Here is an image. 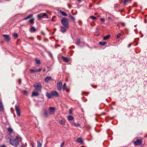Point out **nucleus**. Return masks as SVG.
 <instances>
[{
    "label": "nucleus",
    "instance_id": "nucleus-12",
    "mask_svg": "<svg viewBox=\"0 0 147 147\" xmlns=\"http://www.w3.org/2000/svg\"><path fill=\"white\" fill-rule=\"evenodd\" d=\"M59 123L61 125H64L65 124V119H63L59 121Z\"/></svg>",
    "mask_w": 147,
    "mask_h": 147
},
{
    "label": "nucleus",
    "instance_id": "nucleus-36",
    "mask_svg": "<svg viewBox=\"0 0 147 147\" xmlns=\"http://www.w3.org/2000/svg\"><path fill=\"white\" fill-rule=\"evenodd\" d=\"M36 63L37 64H39L40 63V61L39 60H38L36 59Z\"/></svg>",
    "mask_w": 147,
    "mask_h": 147
},
{
    "label": "nucleus",
    "instance_id": "nucleus-46",
    "mask_svg": "<svg viewBox=\"0 0 147 147\" xmlns=\"http://www.w3.org/2000/svg\"><path fill=\"white\" fill-rule=\"evenodd\" d=\"M18 82L20 83L21 82V80L20 79H19L18 80Z\"/></svg>",
    "mask_w": 147,
    "mask_h": 147
},
{
    "label": "nucleus",
    "instance_id": "nucleus-23",
    "mask_svg": "<svg viewBox=\"0 0 147 147\" xmlns=\"http://www.w3.org/2000/svg\"><path fill=\"white\" fill-rule=\"evenodd\" d=\"M106 42H99V44L101 46H104L106 44H107Z\"/></svg>",
    "mask_w": 147,
    "mask_h": 147
},
{
    "label": "nucleus",
    "instance_id": "nucleus-13",
    "mask_svg": "<svg viewBox=\"0 0 147 147\" xmlns=\"http://www.w3.org/2000/svg\"><path fill=\"white\" fill-rule=\"evenodd\" d=\"M60 28H61V31L63 33V32H66V29H67V28H65V27H63V26H61Z\"/></svg>",
    "mask_w": 147,
    "mask_h": 147
},
{
    "label": "nucleus",
    "instance_id": "nucleus-1",
    "mask_svg": "<svg viewBox=\"0 0 147 147\" xmlns=\"http://www.w3.org/2000/svg\"><path fill=\"white\" fill-rule=\"evenodd\" d=\"M22 138L20 136H18L15 139H10L9 143L10 144L14 146H17L19 144V142L22 141Z\"/></svg>",
    "mask_w": 147,
    "mask_h": 147
},
{
    "label": "nucleus",
    "instance_id": "nucleus-14",
    "mask_svg": "<svg viewBox=\"0 0 147 147\" xmlns=\"http://www.w3.org/2000/svg\"><path fill=\"white\" fill-rule=\"evenodd\" d=\"M52 79L51 77L50 76H48L46 77L45 79V81L46 82H48L49 81L51 80Z\"/></svg>",
    "mask_w": 147,
    "mask_h": 147
},
{
    "label": "nucleus",
    "instance_id": "nucleus-15",
    "mask_svg": "<svg viewBox=\"0 0 147 147\" xmlns=\"http://www.w3.org/2000/svg\"><path fill=\"white\" fill-rule=\"evenodd\" d=\"M49 110L50 113H53L55 111V108L54 107H50Z\"/></svg>",
    "mask_w": 147,
    "mask_h": 147
},
{
    "label": "nucleus",
    "instance_id": "nucleus-35",
    "mask_svg": "<svg viewBox=\"0 0 147 147\" xmlns=\"http://www.w3.org/2000/svg\"><path fill=\"white\" fill-rule=\"evenodd\" d=\"M80 42V40L79 39L77 40L76 43L77 45H79Z\"/></svg>",
    "mask_w": 147,
    "mask_h": 147
},
{
    "label": "nucleus",
    "instance_id": "nucleus-22",
    "mask_svg": "<svg viewBox=\"0 0 147 147\" xmlns=\"http://www.w3.org/2000/svg\"><path fill=\"white\" fill-rule=\"evenodd\" d=\"M62 88L63 90H65L67 89V87L66 84L65 83L64 84L63 86L62 87Z\"/></svg>",
    "mask_w": 147,
    "mask_h": 147
},
{
    "label": "nucleus",
    "instance_id": "nucleus-26",
    "mask_svg": "<svg viewBox=\"0 0 147 147\" xmlns=\"http://www.w3.org/2000/svg\"><path fill=\"white\" fill-rule=\"evenodd\" d=\"M36 30V29L34 27L32 26L31 28L30 31L31 32H34Z\"/></svg>",
    "mask_w": 147,
    "mask_h": 147
},
{
    "label": "nucleus",
    "instance_id": "nucleus-27",
    "mask_svg": "<svg viewBox=\"0 0 147 147\" xmlns=\"http://www.w3.org/2000/svg\"><path fill=\"white\" fill-rule=\"evenodd\" d=\"M3 109V107L2 103L0 101V111L2 110Z\"/></svg>",
    "mask_w": 147,
    "mask_h": 147
},
{
    "label": "nucleus",
    "instance_id": "nucleus-28",
    "mask_svg": "<svg viewBox=\"0 0 147 147\" xmlns=\"http://www.w3.org/2000/svg\"><path fill=\"white\" fill-rule=\"evenodd\" d=\"M30 72L31 73H34L35 72H37V70H34L33 69H30Z\"/></svg>",
    "mask_w": 147,
    "mask_h": 147
},
{
    "label": "nucleus",
    "instance_id": "nucleus-38",
    "mask_svg": "<svg viewBox=\"0 0 147 147\" xmlns=\"http://www.w3.org/2000/svg\"><path fill=\"white\" fill-rule=\"evenodd\" d=\"M64 144H65V143H64V142H63L61 144V146H60V147H63V146L64 145Z\"/></svg>",
    "mask_w": 147,
    "mask_h": 147
},
{
    "label": "nucleus",
    "instance_id": "nucleus-33",
    "mask_svg": "<svg viewBox=\"0 0 147 147\" xmlns=\"http://www.w3.org/2000/svg\"><path fill=\"white\" fill-rule=\"evenodd\" d=\"M8 131L10 133H11L13 131V130L12 129L11 127H9L7 129Z\"/></svg>",
    "mask_w": 147,
    "mask_h": 147
},
{
    "label": "nucleus",
    "instance_id": "nucleus-43",
    "mask_svg": "<svg viewBox=\"0 0 147 147\" xmlns=\"http://www.w3.org/2000/svg\"><path fill=\"white\" fill-rule=\"evenodd\" d=\"M41 70V69H40L38 70H37V72L40 71Z\"/></svg>",
    "mask_w": 147,
    "mask_h": 147
},
{
    "label": "nucleus",
    "instance_id": "nucleus-29",
    "mask_svg": "<svg viewBox=\"0 0 147 147\" xmlns=\"http://www.w3.org/2000/svg\"><path fill=\"white\" fill-rule=\"evenodd\" d=\"M44 115L46 117H48V114L46 110L44 111Z\"/></svg>",
    "mask_w": 147,
    "mask_h": 147
},
{
    "label": "nucleus",
    "instance_id": "nucleus-21",
    "mask_svg": "<svg viewBox=\"0 0 147 147\" xmlns=\"http://www.w3.org/2000/svg\"><path fill=\"white\" fill-rule=\"evenodd\" d=\"M110 37L109 35H107L103 37V39L105 40H108Z\"/></svg>",
    "mask_w": 147,
    "mask_h": 147
},
{
    "label": "nucleus",
    "instance_id": "nucleus-5",
    "mask_svg": "<svg viewBox=\"0 0 147 147\" xmlns=\"http://www.w3.org/2000/svg\"><path fill=\"white\" fill-rule=\"evenodd\" d=\"M142 140L141 139H137L134 142V144L135 146L140 145L142 143Z\"/></svg>",
    "mask_w": 147,
    "mask_h": 147
},
{
    "label": "nucleus",
    "instance_id": "nucleus-3",
    "mask_svg": "<svg viewBox=\"0 0 147 147\" xmlns=\"http://www.w3.org/2000/svg\"><path fill=\"white\" fill-rule=\"evenodd\" d=\"M33 86L34 87L35 89L39 92L41 91L42 88V86L41 84L39 83H37L33 85Z\"/></svg>",
    "mask_w": 147,
    "mask_h": 147
},
{
    "label": "nucleus",
    "instance_id": "nucleus-48",
    "mask_svg": "<svg viewBox=\"0 0 147 147\" xmlns=\"http://www.w3.org/2000/svg\"><path fill=\"white\" fill-rule=\"evenodd\" d=\"M30 38L33 39H34V38L32 37H30Z\"/></svg>",
    "mask_w": 147,
    "mask_h": 147
},
{
    "label": "nucleus",
    "instance_id": "nucleus-25",
    "mask_svg": "<svg viewBox=\"0 0 147 147\" xmlns=\"http://www.w3.org/2000/svg\"><path fill=\"white\" fill-rule=\"evenodd\" d=\"M37 147H41L42 146V144L40 143L39 141L38 140L37 141Z\"/></svg>",
    "mask_w": 147,
    "mask_h": 147
},
{
    "label": "nucleus",
    "instance_id": "nucleus-24",
    "mask_svg": "<svg viewBox=\"0 0 147 147\" xmlns=\"http://www.w3.org/2000/svg\"><path fill=\"white\" fill-rule=\"evenodd\" d=\"M67 119L68 120H72L73 119V117L72 116L69 115Z\"/></svg>",
    "mask_w": 147,
    "mask_h": 147
},
{
    "label": "nucleus",
    "instance_id": "nucleus-40",
    "mask_svg": "<svg viewBox=\"0 0 147 147\" xmlns=\"http://www.w3.org/2000/svg\"><path fill=\"white\" fill-rule=\"evenodd\" d=\"M100 20L101 21L104 22L105 21V19L104 18H102L100 19Z\"/></svg>",
    "mask_w": 147,
    "mask_h": 147
},
{
    "label": "nucleus",
    "instance_id": "nucleus-50",
    "mask_svg": "<svg viewBox=\"0 0 147 147\" xmlns=\"http://www.w3.org/2000/svg\"><path fill=\"white\" fill-rule=\"evenodd\" d=\"M49 54H50V55H51V56H52V55L50 52H49Z\"/></svg>",
    "mask_w": 147,
    "mask_h": 147
},
{
    "label": "nucleus",
    "instance_id": "nucleus-20",
    "mask_svg": "<svg viewBox=\"0 0 147 147\" xmlns=\"http://www.w3.org/2000/svg\"><path fill=\"white\" fill-rule=\"evenodd\" d=\"M72 125L76 127H78L80 126V125L79 123H76L75 122L73 123L72 124Z\"/></svg>",
    "mask_w": 147,
    "mask_h": 147
},
{
    "label": "nucleus",
    "instance_id": "nucleus-52",
    "mask_svg": "<svg viewBox=\"0 0 147 147\" xmlns=\"http://www.w3.org/2000/svg\"><path fill=\"white\" fill-rule=\"evenodd\" d=\"M45 71V69L43 70V71Z\"/></svg>",
    "mask_w": 147,
    "mask_h": 147
},
{
    "label": "nucleus",
    "instance_id": "nucleus-47",
    "mask_svg": "<svg viewBox=\"0 0 147 147\" xmlns=\"http://www.w3.org/2000/svg\"><path fill=\"white\" fill-rule=\"evenodd\" d=\"M131 45V44H130L128 45V47H129Z\"/></svg>",
    "mask_w": 147,
    "mask_h": 147
},
{
    "label": "nucleus",
    "instance_id": "nucleus-34",
    "mask_svg": "<svg viewBox=\"0 0 147 147\" xmlns=\"http://www.w3.org/2000/svg\"><path fill=\"white\" fill-rule=\"evenodd\" d=\"M13 37H15V38H16L18 36V35L17 33H15L13 35Z\"/></svg>",
    "mask_w": 147,
    "mask_h": 147
},
{
    "label": "nucleus",
    "instance_id": "nucleus-10",
    "mask_svg": "<svg viewBox=\"0 0 147 147\" xmlns=\"http://www.w3.org/2000/svg\"><path fill=\"white\" fill-rule=\"evenodd\" d=\"M76 142L78 143H80L81 144H82L84 143V142L82 140V139L80 138H79L76 139Z\"/></svg>",
    "mask_w": 147,
    "mask_h": 147
},
{
    "label": "nucleus",
    "instance_id": "nucleus-45",
    "mask_svg": "<svg viewBox=\"0 0 147 147\" xmlns=\"http://www.w3.org/2000/svg\"><path fill=\"white\" fill-rule=\"evenodd\" d=\"M121 25H122L123 26H124L125 25V24L124 23H121Z\"/></svg>",
    "mask_w": 147,
    "mask_h": 147
},
{
    "label": "nucleus",
    "instance_id": "nucleus-6",
    "mask_svg": "<svg viewBox=\"0 0 147 147\" xmlns=\"http://www.w3.org/2000/svg\"><path fill=\"white\" fill-rule=\"evenodd\" d=\"M15 108L17 115L19 117L20 116L21 114L19 107L18 106H16Z\"/></svg>",
    "mask_w": 147,
    "mask_h": 147
},
{
    "label": "nucleus",
    "instance_id": "nucleus-19",
    "mask_svg": "<svg viewBox=\"0 0 147 147\" xmlns=\"http://www.w3.org/2000/svg\"><path fill=\"white\" fill-rule=\"evenodd\" d=\"M46 96L49 99L51 98H52V96L51 93L50 94L48 92H47L46 93Z\"/></svg>",
    "mask_w": 147,
    "mask_h": 147
},
{
    "label": "nucleus",
    "instance_id": "nucleus-42",
    "mask_svg": "<svg viewBox=\"0 0 147 147\" xmlns=\"http://www.w3.org/2000/svg\"><path fill=\"white\" fill-rule=\"evenodd\" d=\"M0 147H7V146H5L4 145H1Z\"/></svg>",
    "mask_w": 147,
    "mask_h": 147
},
{
    "label": "nucleus",
    "instance_id": "nucleus-2",
    "mask_svg": "<svg viewBox=\"0 0 147 147\" xmlns=\"http://www.w3.org/2000/svg\"><path fill=\"white\" fill-rule=\"evenodd\" d=\"M61 22L63 25L66 28H68L69 27L68 20L65 18H63L61 20Z\"/></svg>",
    "mask_w": 147,
    "mask_h": 147
},
{
    "label": "nucleus",
    "instance_id": "nucleus-11",
    "mask_svg": "<svg viewBox=\"0 0 147 147\" xmlns=\"http://www.w3.org/2000/svg\"><path fill=\"white\" fill-rule=\"evenodd\" d=\"M3 36L5 38L6 40L7 41L9 42L10 40V38L9 35H7L3 34Z\"/></svg>",
    "mask_w": 147,
    "mask_h": 147
},
{
    "label": "nucleus",
    "instance_id": "nucleus-17",
    "mask_svg": "<svg viewBox=\"0 0 147 147\" xmlns=\"http://www.w3.org/2000/svg\"><path fill=\"white\" fill-rule=\"evenodd\" d=\"M33 16V15L31 14L27 16V17L23 19L24 20H26L28 19L31 18Z\"/></svg>",
    "mask_w": 147,
    "mask_h": 147
},
{
    "label": "nucleus",
    "instance_id": "nucleus-16",
    "mask_svg": "<svg viewBox=\"0 0 147 147\" xmlns=\"http://www.w3.org/2000/svg\"><path fill=\"white\" fill-rule=\"evenodd\" d=\"M61 58L65 62H68L69 61V60L68 59L65 57L62 56Z\"/></svg>",
    "mask_w": 147,
    "mask_h": 147
},
{
    "label": "nucleus",
    "instance_id": "nucleus-32",
    "mask_svg": "<svg viewBox=\"0 0 147 147\" xmlns=\"http://www.w3.org/2000/svg\"><path fill=\"white\" fill-rule=\"evenodd\" d=\"M69 17L72 20L74 21L75 20V18H74V17H73V16H71V15H69Z\"/></svg>",
    "mask_w": 147,
    "mask_h": 147
},
{
    "label": "nucleus",
    "instance_id": "nucleus-4",
    "mask_svg": "<svg viewBox=\"0 0 147 147\" xmlns=\"http://www.w3.org/2000/svg\"><path fill=\"white\" fill-rule=\"evenodd\" d=\"M44 16H45L47 18H48L47 14L46 13H41L37 15V17L39 19H41Z\"/></svg>",
    "mask_w": 147,
    "mask_h": 147
},
{
    "label": "nucleus",
    "instance_id": "nucleus-37",
    "mask_svg": "<svg viewBox=\"0 0 147 147\" xmlns=\"http://www.w3.org/2000/svg\"><path fill=\"white\" fill-rule=\"evenodd\" d=\"M121 34L120 33H119L117 36V38H119Z\"/></svg>",
    "mask_w": 147,
    "mask_h": 147
},
{
    "label": "nucleus",
    "instance_id": "nucleus-8",
    "mask_svg": "<svg viewBox=\"0 0 147 147\" xmlns=\"http://www.w3.org/2000/svg\"><path fill=\"white\" fill-rule=\"evenodd\" d=\"M51 94L52 96L57 97L59 96L58 92L55 91H52L51 92Z\"/></svg>",
    "mask_w": 147,
    "mask_h": 147
},
{
    "label": "nucleus",
    "instance_id": "nucleus-7",
    "mask_svg": "<svg viewBox=\"0 0 147 147\" xmlns=\"http://www.w3.org/2000/svg\"><path fill=\"white\" fill-rule=\"evenodd\" d=\"M57 87L59 90H61L62 88V83L61 82H59L57 83Z\"/></svg>",
    "mask_w": 147,
    "mask_h": 147
},
{
    "label": "nucleus",
    "instance_id": "nucleus-39",
    "mask_svg": "<svg viewBox=\"0 0 147 147\" xmlns=\"http://www.w3.org/2000/svg\"><path fill=\"white\" fill-rule=\"evenodd\" d=\"M23 93L25 94H27V91L26 90L23 91Z\"/></svg>",
    "mask_w": 147,
    "mask_h": 147
},
{
    "label": "nucleus",
    "instance_id": "nucleus-18",
    "mask_svg": "<svg viewBox=\"0 0 147 147\" xmlns=\"http://www.w3.org/2000/svg\"><path fill=\"white\" fill-rule=\"evenodd\" d=\"M59 12L60 13H61L63 16H66L67 15V14L65 13L62 11L61 10H59Z\"/></svg>",
    "mask_w": 147,
    "mask_h": 147
},
{
    "label": "nucleus",
    "instance_id": "nucleus-31",
    "mask_svg": "<svg viewBox=\"0 0 147 147\" xmlns=\"http://www.w3.org/2000/svg\"><path fill=\"white\" fill-rule=\"evenodd\" d=\"M89 18L93 20H96V18L94 16H90Z\"/></svg>",
    "mask_w": 147,
    "mask_h": 147
},
{
    "label": "nucleus",
    "instance_id": "nucleus-41",
    "mask_svg": "<svg viewBox=\"0 0 147 147\" xmlns=\"http://www.w3.org/2000/svg\"><path fill=\"white\" fill-rule=\"evenodd\" d=\"M128 1V0H124L123 1V3L125 4Z\"/></svg>",
    "mask_w": 147,
    "mask_h": 147
},
{
    "label": "nucleus",
    "instance_id": "nucleus-49",
    "mask_svg": "<svg viewBox=\"0 0 147 147\" xmlns=\"http://www.w3.org/2000/svg\"><path fill=\"white\" fill-rule=\"evenodd\" d=\"M78 1L79 2H81V0H78Z\"/></svg>",
    "mask_w": 147,
    "mask_h": 147
},
{
    "label": "nucleus",
    "instance_id": "nucleus-9",
    "mask_svg": "<svg viewBox=\"0 0 147 147\" xmlns=\"http://www.w3.org/2000/svg\"><path fill=\"white\" fill-rule=\"evenodd\" d=\"M38 91H34L32 92V96H38L39 95V93Z\"/></svg>",
    "mask_w": 147,
    "mask_h": 147
},
{
    "label": "nucleus",
    "instance_id": "nucleus-51",
    "mask_svg": "<svg viewBox=\"0 0 147 147\" xmlns=\"http://www.w3.org/2000/svg\"><path fill=\"white\" fill-rule=\"evenodd\" d=\"M117 26H118L119 27V24H118V25H117Z\"/></svg>",
    "mask_w": 147,
    "mask_h": 147
},
{
    "label": "nucleus",
    "instance_id": "nucleus-30",
    "mask_svg": "<svg viewBox=\"0 0 147 147\" xmlns=\"http://www.w3.org/2000/svg\"><path fill=\"white\" fill-rule=\"evenodd\" d=\"M34 18H32L29 20V22L31 24H33L34 23Z\"/></svg>",
    "mask_w": 147,
    "mask_h": 147
},
{
    "label": "nucleus",
    "instance_id": "nucleus-44",
    "mask_svg": "<svg viewBox=\"0 0 147 147\" xmlns=\"http://www.w3.org/2000/svg\"><path fill=\"white\" fill-rule=\"evenodd\" d=\"M72 111L71 110V109H70L69 110V113L70 114H71L72 113Z\"/></svg>",
    "mask_w": 147,
    "mask_h": 147
}]
</instances>
